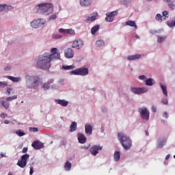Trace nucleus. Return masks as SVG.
<instances>
[{"instance_id": "f257e3e1", "label": "nucleus", "mask_w": 175, "mask_h": 175, "mask_svg": "<svg viewBox=\"0 0 175 175\" xmlns=\"http://www.w3.org/2000/svg\"><path fill=\"white\" fill-rule=\"evenodd\" d=\"M57 48H53L51 50V54L49 53H44L39 56L37 62V66L40 69H50L51 68V61L55 59H59L61 58V54L57 52Z\"/></svg>"}, {"instance_id": "f03ea898", "label": "nucleus", "mask_w": 175, "mask_h": 175, "mask_svg": "<svg viewBox=\"0 0 175 175\" xmlns=\"http://www.w3.org/2000/svg\"><path fill=\"white\" fill-rule=\"evenodd\" d=\"M25 85L28 90H33L39 87L40 84V78L35 75H26L25 76Z\"/></svg>"}, {"instance_id": "7ed1b4c3", "label": "nucleus", "mask_w": 175, "mask_h": 175, "mask_svg": "<svg viewBox=\"0 0 175 175\" xmlns=\"http://www.w3.org/2000/svg\"><path fill=\"white\" fill-rule=\"evenodd\" d=\"M118 139L120 142L124 150H129L132 147V140L127 137L124 133H118Z\"/></svg>"}, {"instance_id": "20e7f679", "label": "nucleus", "mask_w": 175, "mask_h": 175, "mask_svg": "<svg viewBox=\"0 0 175 175\" xmlns=\"http://www.w3.org/2000/svg\"><path fill=\"white\" fill-rule=\"evenodd\" d=\"M54 5L52 3H41L39 4V12L41 14H44V16H49L54 12Z\"/></svg>"}, {"instance_id": "39448f33", "label": "nucleus", "mask_w": 175, "mask_h": 175, "mask_svg": "<svg viewBox=\"0 0 175 175\" xmlns=\"http://www.w3.org/2000/svg\"><path fill=\"white\" fill-rule=\"evenodd\" d=\"M28 159H29V154H25L21 157V159L18 161L17 165L19 167L24 169L27 166Z\"/></svg>"}, {"instance_id": "423d86ee", "label": "nucleus", "mask_w": 175, "mask_h": 175, "mask_svg": "<svg viewBox=\"0 0 175 175\" xmlns=\"http://www.w3.org/2000/svg\"><path fill=\"white\" fill-rule=\"evenodd\" d=\"M44 24H46V19L39 18L31 22L30 25L32 28H40Z\"/></svg>"}, {"instance_id": "0eeeda50", "label": "nucleus", "mask_w": 175, "mask_h": 175, "mask_svg": "<svg viewBox=\"0 0 175 175\" xmlns=\"http://www.w3.org/2000/svg\"><path fill=\"white\" fill-rule=\"evenodd\" d=\"M139 112L143 120H146L148 121L150 120V111L146 107H142L139 109Z\"/></svg>"}, {"instance_id": "6e6552de", "label": "nucleus", "mask_w": 175, "mask_h": 175, "mask_svg": "<svg viewBox=\"0 0 175 175\" xmlns=\"http://www.w3.org/2000/svg\"><path fill=\"white\" fill-rule=\"evenodd\" d=\"M118 15V12L113 11L106 14L107 17L105 18L106 21L108 23H113L114 21V17Z\"/></svg>"}, {"instance_id": "1a4fd4ad", "label": "nucleus", "mask_w": 175, "mask_h": 175, "mask_svg": "<svg viewBox=\"0 0 175 175\" xmlns=\"http://www.w3.org/2000/svg\"><path fill=\"white\" fill-rule=\"evenodd\" d=\"M84 46V41L83 40H76L72 42V47L77 49L78 50L81 49Z\"/></svg>"}, {"instance_id": "9d476101", "label": "nucleus", "mask_w": 175, "mask_h": 175, "mask_svg": "<svg viewBox=\"0 0 175 175\" xmlns=\"http://www.w3.org/2000/svg\"><path fill=\"white\" fill-rule=\"evenodd\" d=\"M131 91L133 92L134 94H137L140 95V94H144V92H147V88H131Z\"/></svg>"}, {"instance_id": "9b49d317", "label": "nucleus", "mask_w": 175, "mask_h": 175, "mask_svg": "<svg viewBox=\"0 0 175 175\" xmlns=\"http://www.w3.org/2000/svg\"><path fill=\"white\" fill-rule=\"evenodd\" d=\"M64 56L66 58H73L75 56V51L72 48H68L64 51Z\"/></svg>"}, {"instance_id": "f8f14e48", "label": "nucleus", "mask_w": 175, "mask_h": 175, "mask_svg": "<svg viewBox=\"0 0 175 175\" xmlns=\"http://www.w3.org/2000/svg\"><path fill=\"white\" fill-rule=\"evenodd\" d=\"M102 148H103V146H100V145L93 146L90 148V152L92 155H96L99 153V150H102Z\"/></svg>"}, {"instance_id": "ddd939ff", "label": "nucleus", "mask_w": 175, "mask_h": 175, "mask_svg": "<svg viewBox=\"0 0 175 175\" xmlns=\"http://www.w3.org/2000/svg\"><path fill=\"white\" fill-rule=\"evenodd\" d=\"M31 147L35 150H40V148H43L44 145L43 143L40 141H34L31 144Z\"/></svg>"}, {"instance_id": "4468645a", "label": "nucleus", "mask_w": 175, "mask_h": 175, "mask_svg": "<svg viewBox=\"0 0 175 175\" xmlns=\"http://www.w3.org/2000/svg\"><path fill=\"white\" fill-rule=\"evenodd\" d=\"M94 0H80V5L82 8H88L92 5Z\"/></svg>"}, {"instance_id": "2eb2a0df", "label": "nucleus", "mask_w": 175, "mask_h": 175, "mask_svg": "<svg viewBox=\"0 0 175 175\" xmlns=\"http://www.w3.org/2000/svg\"><path fill=\"white\" fill-rule=\"evenodd\" d=\"M79 76H87L88 75L89 71L87 68H78Z\"/></svg>"}, {"instance_id": "dca6fc26", "label": "nucleus", "mask_w": 175, "mask_h": 175, "mask_svg": "<svg viewBox=\"0 0 175 175\" xmlns=\"http://www.w3.org/2000/svg\"><path fill=\"white\" fill-rule=\"evenodd\" d=\"M55 103L57 105H60V106H63L64 107H66L68 105H69V102L66 100H55Z\"/></svg>"}, {"instance_id": "f3484780", "label": "nucleus", "mask_w": 175, "mask_h": 175, "mask_svg": "<svg viewBox=\"0 0 175 175\" xmlns=\"http://www.w3.org/2000/svg\"><path fill=\"white\" fill-rule=\"evenodd\" d=\"M85 131L86 135H92V126L90 124H86L85 125Z\"/></svg>"}, {"instance_id": "a211bd4d", "label": "nucleus", "mask_w": 175, "mask_h": 175, "mask_svg": "<svg viewBox=\"0 0 175 175\" xmlns=\"http://www.w3.org/2000/svg\"><path fill=\"white\" fill-rule=\"evenodd\" d=\"M78 140L81 144H84L87 142V138L85 135L79 134L78 135Z\"/></svg>"}, {"instance_id": "6ab92c4d", "label": "nucleus", "mask_w": 175, "mask_h": 175, "mask_svg": "<svg viewBox=\"0 0 175 175\" xmlns=\"http://www.w3.org/2000/svg\"><path fill=\"white\" fill-rule=\"evenodd\" d=\"M140 57H142V55H140L139 54L129 55L127 57V59H129V61H133V59H139L140 58Z\"/></svg>"}, {"instance_id": "aec40b11", "label": "nucleus", "mask_w": 175, "mask_h": 175, "mask_svg": "<svg viewBox=\"0 0 175 175\" xmlns=\"http://www.w3.org/2000/svg\"><path fill=\"white\" fill-rule=\"evenodd\" d=\"M120 158H121V152L118 151H116L113 154V159L115 162H118Z\"/></svg>"}, {"instance_id": "412c9836", "label": "nucleus", "mask_w": 175, "mask_h": 175, "mask_svg": "<svg viewBox=\"0 0 175 175\" xmlns=\"http://www.w3.org/2000/svg\"><path fill=\"white\" fill-rule=\"evenodd\" d=\"M77 129V122H72L70 126V132H75Z\"/></svg>"}, {"instance_id": "4be33fe9", "label": "nucleus", "mask_w": 175, "mask_h": 175, "mask_svg": "<svg viewBox=\"0 0 175 175\" xmlns=\"http://www.w3.org/2000/svg\"><path fill=\"white\" fill-rule=\"evenodd\" d=\"M0 105L2 106V107H4V109H9V106L10 104L8 103V101L5 100H0Z\"/></svg>"}, {"instance_id": "5701e85b", "label": "nucleus", "mask_w": 175, "mask_h": 175, "mask_svg": "<svg viewBox=\"0 0 175 175\" xmlns=\"http://www.w3.org/2000/svg\"><path fill=\"white\" fill-rule=\"evenodd\" d=\"M8 79H9V80H12V81H14V83H18V81H21V77H14L12 76H8Z\"/></svg>"}, {"instance_id": "b1692460", "label": "nucleus", "mask_w": 175, "mask_h": 175, "mask_svg": "<svg viewBox=\"0 0 175 175\" xmlns=\"http://www.w3.org/2000/svg\"><path fill=\"white\" fill-rule=\"evenodd\" d=\"M126 25H129V27H135V28H137V26L136 25V23L133 21H126Z\"/></svg>"}, {"instance_id": "393cba45", "label": "nucleus", "mask_w": 175, "mask_h": 175, "mask_svg": "<svg viewBox=\"0 0 175 175\" xmlns=\"http://www.w3.org/2000/svg\"><path fill=\"white\" fill-rule=\"evenodd\" d=\"M159 85H160V87H161V90H162V91H163V92L164 94V95L167 96V90L166 86L163 85L162 84V83H159Z\"/></svg>"}, {"instance_id": "a878e982", "label": "nucleus", "mask_w": 175, "mask_h": 175, "mask_svg": "<svg viewBox=\"0 0 175 175\" xmlns=\"http://www.w3.org/2000/svg\"><path fill=\"white\" fill-rule=\"evenodd\" d=\"M153 80L151 78H149L146 80L145 84L146 85H148L149 87H151L152 85H154V82H152Z\"/></svg>"}, {"instance_id": "bb28decb", "label": "nucleus", "mask_w": 175, "mask_h": 175, "mask_svg": "<svg viewBox=\"0 0 175 175\" xmlns=\"http://www.w3.org/2000/svg\"><path fill=\"white\" fill-rule=\"evenodd\" d=\"M64 169L67 171L70 170V169H72V163H70L69 161H67L64 165Z\"/></svg>"}, {"instance_id": "cd10ccee", "label": "nucleus", "mask_w": 175, "mask_h": 175, "mask_svg": "<svg viewBox=\"0 0 175 175\" xmlns=\"http://www.w3.org/2000/svg\"><path fill=\"white\" fill-rule=\"evenodd\" d=\"M96 45L97 47H103V46H105V41L103 40H98L96 41Z\"/></svg>"}, {"instance_id": "c85d7f7f", "label": "nucleus", "mask_w": 175, "mask_h": 175, "mask_svg": "<svg viewBox=\"0 0 175 175\" xmlns=\"http://www.w3.org/2000/svg\"><path fill=\"white\" fill-rule=\"evenodd\" d=\"M99 31V25L94 26L91 29V33L92 35H95L96 33V31Z\"/></svg>"}, {"instance_id": "c756f323", "label": "nucleus", "mask_w": 175, "mask_h": 175, "mask_svg": "<svg viewBox=\"0 0 175 175\" xmlns=\"http://www.w3.org/2000/svg\"><path fill=\"white\" fill-rule=\"evenodd\" d=\"M95 20H96V16H93L87 18L85 21L86 23H92V21H95Z\"/></svg>"}, {"instance_id": "7c9ffc66", "label": "nucleus", "mask_w": 175, "mask_h": 175, "mask_svg": "<svg viewBox=\"0 0 175 175\" xmlns=\"http://www.w3.org/2000/svg\"><path fill=\"white\" fill-rule=\"evenodd\" d=\"M62 68L64 69V70H70L75 69V66H62Z\"/></svg>"}, {"instance_id": "2f4dec72", "label": "nucleus", "mask_w": 175, "mask_h": 175, "mask_svg": "<svg viewBox=\"0 0 175 175\" xmlns=\"http://www.w3.org/2000/svg\"><path fill=\"white\" fill-rule=\"evenodd\" d=\"M70 73V75H74L75 76H80L79 72V68L72 70Z\"/></svg>"}, {"instance_id": "473e14b6", "label": "nucleus", "mask_w": 175, "mask_h": 175, "mask_svg": "<svg viewBox=\"0 0 175 175\" xmlns=\"http://www.w3.org/2000/svg\"><path fill=\"white\" fill-rule=\"evenodd\" d=\"M165 143H166V142H165V141H161V142H158L157 148H162V147H163V146H165Z\"/></svg>"}, {"instance_id": "72a5a7b5", "label": "nucleus", "mask_w": 175, "mask_h": 175, "mask_svg": "<svg viewBox=\"0 0 175 175\" xmlns=\"http://www.w3.org/2000/svg\"><path fill=\"white\" fill-rule=\"evenodd\" d=\"M166 36H161V37H159L157 38V42L158 43H162L163 42H165V40L166 39Z\"/></svg>"}, {"instance_id": "f704fd0d", "label": "nucleus", "mask_w": 175, "mask_h": 175, "mask_svg": "<svg viewBox=\"0 0 175 175\" xmlns=\"http://www.w3.org/2000/svg\"><path fill=\"white\" fill-rule=\"evenodd\" d=\"M16 134L18 135V136H20V137H21V136H24L25 135V133H24V131L21 130H18L16 131Z\"/></svg>"}, {"instance_id": "c9c22d12", "label": "nucleus", "mask_w": 175, "mask_h": 175, "mask_svg": "<svg viewBox=\"0 0 175 175\" xmlns=\"http://www.w3.org/2000/svg\"><path fill=\"white\" fill-rule=\"evenodd\" d=\"M14 99H17V95H14L12 97H8L6 100L7 102H12V100H14Z\"/></svg>"}, {"instance_id": "e433bc0d", "label": "nucleus", "mask_w": 175, "mask_h": 175, "mask_svg": "<svg viewBox=\"0 0 175 175\" xmlns=\"http://www.w3.org/2000/svg\"><path fill=\"white\" fill-rule=\"evenodd\" d=\"M5 87H8V82L6 81L0 82V88H5Z\"/></svg>"}, {"instance_id": "4c0bfd02", "label": "nucleus", "mask_w": 175, "mask_h": 175, "mask_svg": "<svg viewBox=\"0 0 175 175\" xmlns=\"http://www.w3.org/2000/svg\"><path fill=\"white\" fill-rule=\"evenodd\" d=\"M52 38L53 39H61V38H62V36L58 33H55V34H53Z\"/></svg>"}, {"instance_id": "58836bf2", "label": "nucleus", "mask_w": 175, "mask_h": 175, "mask_svg": "<svg viewBox=\"0 0 175 175\" xmlns=\"http://www.w3.org/2000/svg\"><path fill=\"white\" fill-rule=\"evenodd\" d=\"M59 32H60V33H63V35H67V29H66L60 28L59 29Z\"/></svg>"}, {"instance_id": "ea45409f", "label": "nucleus", "mask_w": 175, "mask_h": 175, "mask_svg": "<svg viewBox=\"0 0 175 175\" xmlns=\"http://www.w3.org/2000/svg\"><path fill=\"white\" fill-rule=\"evenodd\" d=\"M161 29L159 30H155V29H152L150 30V33H152V35H155V33H161Z\"/></svg>"}, {"instance_id": "a19ab883", "label": "nucleus", "mask_w": 175, "mask_h": 175, "mask_svg": "<svg viewBox=\"0 0 175 175\" xmlns=\"http://www.w3.org/2000/svg\"><path fill=\"white\" fill-rule=\"evenodd\" d=\"M57 18V15L56 14H52L49 16L48 21H51L52 20H55Z\"/></svg>"}, {"instance_id": "79ce46f5", "label": "nucleus", "mask_w": 175, "mask_h": 175, "mask_svg": "<svg viewBox=\"0 0 175 175\" xmlns=\"http://www.w3.org/2000/svg\"><path fill=\"white\" fill-rule=\"evenodd\" d=\"M75 35V31L72 29H67V35Z\"/></svg>"}, {"instance_id": "37998d69", "label": "nucleus", "mask_w": 175, "mask_h": 175, "mask_svg": "<svg viewBox=\"0 0 175 175\" xmlns=\"http://www.w3.org/2000/svg\"><path fill=\"white\" fill-rule=\"evenodd\" d=\"M156 20H157V21H160V23H161L162 21V15H161V14H157L156 16Z\"/></svg>"}, {"instance_id": "c03bdc74", "label": "nucleus", "mask_w": 175, "mask_h": 175, "mask_svg": "<svg viewBox=\"0 0 175 175\" xmlns=\"http://www.w3.org/2000/svg\"><path fill=\"white\" fill-rule=\"evenodd\" d=\"M43 88L44 90H49L50 88V85L48 83H45L43 85Z\"/></svg>"}, {"instance_id": "a18cd8bd", "label": "nucleus", "mask_w": 175, "mask_h": 175, "mask_svg": "<svg viewBox=\"0 0 175 175\" xmlns=\"http://www.w3.org/2000/svg\"><path fill=\"white\" fill-rule=\"evenodd\" d=\"M29 131L31 132H38V131H39V129L36 127H30Z\"/></svg>"}, {"instance_id": "49530a36", "label": "nucleus", "mask_w": 175, "mask_h": 175, "mask_svg": "<svg viewBox=\"0 0 175 175\" xmlns=\"http://www.w3.org/2000/svg\"><path fill=\"white\" fill-rule=\"evenodd\" d=\"M168 6L170 8V9H172V10H174L175 5L174 3H168Z\"/></svg>"}, {"instance_id": "de8ad7c7", "label": "nucleus", "mask_w": 175, "mask_h": 175, "mask_svg": "<svg viewBox=\"0 0 175 175\" xmlns=\"http://www.w3.org/2000/svg\"><path fill=\"white\" fill-rule=\"evenodd\" d=\"M161 103H163V105H167V103H168L167 99H166V98H163V99L161 100Z\"/></svg>"}, {"instance_id": "09e8293b", "label": "nucleus", "mask_w": 175, "mask_h": 175, "mask_svg": "<svg viewBox=\"0 0 175 175\" xmlns=\"http://www.w3.org/2000/svg\"><path fill=\"white\" fill-rule=\"evenodd\" d=\"M139 80H146V75H141L139 77Z\"/></svg>"}, {"instance_id": "8fccbe9b", "label": "nucleus", "mask_w": 175, "mask_h": 175, "mask_svg": "<svg viewBox=\"0 0 175 175\" xmlns=\"http://www.w3.org/2000/svg\"><path fill=\"white\" fill-rule=\"evenodd\" d=\"M152 111L153 112V113H157V107H155V106H152Z\"/></svg>"}, {"instance_id": "3c124183", "label": "nucleus", "mask_w": 175, "mask_h": 175, "mask_svg": "<svg viewBox=\"0 0 175 175\" xmlns=\"http://www.w3.org/2000/svg\"><path fill=\"white\" fill-rule=\"evenodd\" d=\"M5 6L6 5H0V12H2V10H4Z\"/></svg>"}, {"instance_id": "603ef678", "label": "nucleus", "mask_w": 175, "mask_h": 175, "mask_svg": "<svg viewBox=\"0 0 175 175\" xmlns=\"http://www.w3.org/2000/svg\"><path fill=\"white\" fill-rule=\"evenodd\" d=\"M131 2V0H123V4L128 5Z\"/></svg>"}, {"instance_id": "864d4df0", "label": "nucleus", "mask_w": 175, "mask_h": 175, "mask_svg": "<svg viewBox=\"0 0 175 175\" xmlns=\"http://www.w3.org/2000/svg\"><path fill=\"white\" fill-rule=\"evenodd\" d=\"M29 174L33 175V167H30Z\"/></svg>"}, {"instance_id": "5fc2aeb1", "label": "nucleus", "mask_w": 175, "mask_h": 175, "mask_svg": "<svg viewBox=\"0 0 175 175\" xmlns=\"http://www.w3.org/2000/svg\"><path fill=\"white\" fill-rule=\"evenodd\" d=\"M27 151H28V148L25 147V148H23V150H22V152H23V154H25V152H27Z\"/></svg>"}, {"instance_id": "6e6d98bb", "label": "nucleus", "mask_w": 175, "mask_h": 175, "mask_svg": "<svg viewBox=\"0 0 175 175\" xmlns=\"http://www.w3.org/2000/svg\"><path fill=\"white\" fill-rule=\"evenodd\" d=\"M54 83V79H49L47 81V83L50 85V84H53Z\"/></svg>"}, {"instance_id": "4d7b16f0", "label": "nucleus", "mask_w": 175, "mask_h": 175, "mask_svg": "<svg viewBox=\"0 0 175 175\" xmlns=\"http://www.w3.org/2000/svg\"><path fill=\"white\" fill-rule=\"evenodd\" d=\"M169 14V12L167 11H163V16H167Z\"/></svg>"}, {"instance_id": "13d9d810", "label": "nucleus", "mask_w": 175, "mask_h": 175, "mask_svg": "<svg viewBox=\"0 0 175 175\" xmlns=\"http://www.w3.org/2000/svg\"><path fill=\"white\" fill-rule=\"evenodd\" d=\"M164 117L165 118H169V115L167 114V112H166V111L164 112Z\"/></svg>"}, {"instance_id": "bf43d9fd", "label": "nucleus", "mask_w": 175, "mask_h": 175, "mask_svg": "<svg viewBox=\"0 0 175 175\" xmlns=\"http://www.w3.org/2000/svg\"><path fill=\"white\" fill-rule=\"evenodd\" d=\"M52 88H53V90H57V89L58 88V86H57L55 84H53V85H52Z\"/></svg>"}, {"instance_id": "052dcab7", "label": "nucleus", "mask_w": 175, "mask_h": 175, "mask_svg": "<svg viewBox=\"0 0 175 175\" xmlns=\"http://www.w3.org/2000/svg\"><path fill=\"white\" fill-rule=\"evenodd\" d=\"M164 2H167V3H170L172 2V0H163Z\"/></svg>"}, {"instance_id": "680f3d73", "label": "nucleus", "mask_w": 175, "mask_h": 175, "mask_svg": "<svg viewBox=\"0 0 175 175\" xmlns=\"http://www.w3.org/2000/svg\"><path fill=\"white\" fill-rule=\"evenodd\" d=\"M4 69L5 70H9L10 69V66H6Z\"/></svg>"}, {"instance_id": "e2e57ef3", "label": "nucleus", "mask_w": 175, "mask_h": 175, "mask_svg": "<svg viewBox=\"0 0 175 175\" xmlns=\"http://www.w3.org/2000/svg\"><path fill=\"white\" fill-rule=\"evenodd\" d=\"M169 158H170V154H167V155L165 157L166 161H167V159H169Z\"/></svg>"}, {"instance_id": "0e129e2a", "label": "nucleus", "mask_w": 175, "mask_h": 175, "mask_svg": "<svg viewBox=\"0 0 175 175\" xmlns=\"http://www.w3.org/2000/svg\"><path fill=\"white\" fill-rule=\"evenodd\" d=\"M4 124H10V121L9 120H5Z\"/></svg>"}, {"instance_id": "69168bd1", "label": "nucleus", "mask_w": 175, "mask_h": 175, "mask_svg": "<svg viewBox=\"0 0 175 175\" xmlns=\"http://www.w3.org/2000/svg\"><path fill=\"white\" fill-rule=\"evenodd\" d=\"M145 133H146V136H149V135H150V133H148V131H147V130L145 131Z\"/></svg>"}, {"instance_id": "338daca9", "label": "nucleus", "mask_w": 175, "mask_h": 175, "mask_svg": "<svg viewBox=\"0 0 175 175\" xmlns=\"http://www.w3.org/2000/svg\"><path fill=\"white\" fill-rule=\"evenodd\" d=\"M102 111H103V113H106V111H107V109H102Z\"/></svg>"}, {"instance_id": "774afa93", "label": "nucleus", "mask_w": 175, "mask_h": 175, "mask_svg": "<svg viewBox=\"0 0 175 175\" xmlns=\"http://www.w3.org/2000/svg\"><path fill=\"white\" fill-rule=\"evenodd\" d=\"M1 155L2 158L5 157V154H3V153H1Z\"/></svg>"}]
</instances>
